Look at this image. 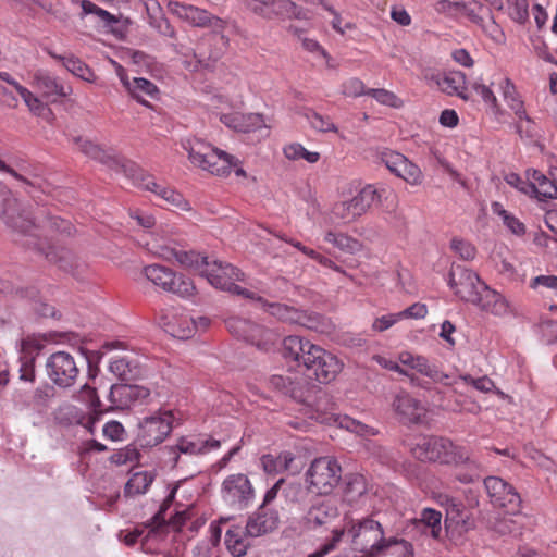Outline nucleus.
Segmentation results:
<instances>
[{"instance_id": "obj_25", "label": "nucleus", "mask_w": 557, "mask_h": 557, "mask_svg": "<svg viewBox=\"0 0 557 557\" xmlns=\"http://www.w3.org/2000/svg\"><path fill=\"white\" fill-rule=\"evenodd\" d=\"M150 395L148 388L132 384H115L110 389V401L115 408L131 407L135 401L146 399Z\"/></svg>"}, {"instance_id": "obj_49", "label": "nucleus", "mask_w": 557, "mask_h": 557, "mask_svg": "<svg viewBox=\"0 0 557 557\" xmlns=\"http://www.w3.org/2000/svg\"><path fill=\"white\" fill-rule=\"evenodd\" d=\"M154 480V473L149 470H141L139 467L132 469V475L125 487H149Z\"/></svg>"}, {"instance_id": "obj_28", "label": "nucleus", "mask_w": 557, "mask_h": 557, "mask_svg": "<svg viewBox=\"0 0 557 557\" xmlns=\"http://www.w3.org/2000/svg\"><path fill=\"white\" fill-rule=\"evenodd\" d=\"M278 516L275 511L260 508L249 518L246 524V534L251 537L262 536L277 528Z\"/></svg>"}, {"instance_id": "obj_30", "label": "nucleus", "mask_w": 557, "mask_h": 557, "mask_svg": "<svg viewBox=\"0 0 557 557\" xmlns=\"http://www.w3.org/2000/svg\"><path fill=\"white\" fill-rule=\"evenodd\" d=\"M527 177L531 181L532 196L540 202H546L549 199H557V185L541 171L530 169L527 171Z\"/></svg>"}, {"instance_id": "obj_6", "label": "nucleus", "mask_w": 557, "mask_h": 557, "mask_svg": "<svg viewBox=\"0 0 557 557\" xmlns=\"http://www.w3.org/2000/svg\"><path fill=\"white\" fill-rule=\"evenodd\" d=\"M414 458L421 461L459 463L468 459L465 449L451 441L436 436H419L411 446Z\"/></svg>"}, {"instance_id": "obj_26", "label": "nucleus", "mask_w": 557, "mask_h": 557, "mask_svg": "<svg viewBox=\"0 0 557 557\" xmlns=\"http://www.w3.org/2000/svg\"><path fill=\"white\" fill-rule=\"evenodd\" d=\"M502 95L509 107V109L515 113L517 117L516 129L519 135L523 132V123L522 120H525L528 124L531 123L530 116L527 114L524 109V102L522 100L521 95L518 92L517 87L509 78H504L500 83Z\"/></svg>"}, {"instance_id": "obj_27", "label": "nucleus", "mask_w": 557, "mask_h": 557, "mask_svg": "<svg viewBox=\"0 0 557 557\" xmlns=\"http://www.w3.org/2000/svg\"><path fill=\"white\" fill-rule=\"evenodd\" d=\"M393 406L405 423H418L425 414L424 406L407 393L398 394Z\"/></svg>"}, {"instance_id": "obj_56", "label": "nucleus", "mask_w": 557, "mask_h": 557, "mask_svg": "<svg viewBox=\"0 0 557 557\" xmlns=\"http://www.w3.org/2000/svg\"><path fill=\"white\" fill-rule=\"evenodd\" d=\"M505 181L510 186L515 187L522 194L527 196H532V187H531V181L523 180L519 174L517 173H509L506 175Z\"/></svg>"}, {"instance_id": "obj_54", "label": "nucleus", "mask_w": 557, "mask_h": 557, "mask_svg": "<svg viewBox=\"0 0 557 557\" xmlns=\"http://www.w3.org/2000/svg\"><path fill=\"white\" fill-rule=\"evenodd\" d=\"M450 248L463 260H472L475 257V247L467 240L454 238Z\"/></svg>"}, {"instance_id": "obj_29", "label": "nucleus", "mask_w": 557, "mask_h": 557, "mask_svg": "<svg viewBox=\"0 0 557 557\" xmlns=\"http://www.w3.org/2000/svg\"><path fill=\"white\" fill-rule=\"evenodd\" d=\"M261 467L268 475H276L283 471L295 474L300 467L295 463V456L290 451L281 453L277 456L268 454L260 459Z\"/></svg>"}, {"instance_id": "obj_8", "label": "nucleus", "mask_w": 557, "mask_h": 557, "mask_svg": "<svg viewBox=\"0 0 557 557\" xmlns=\"http://www.w3.org/2000/svg\"><path fill=\"white\" fill-rule=\"evenodd\" d=\"M143 274L156 287L182 298H190L196 294L194 282L182 273L158 263L144 267Z\"/></svg>"}, {"instance_id": "obj_5", "label": "nucleus", "mask_w": 557, "mask_h": 557, "mask_svg": "<svg viewBox=\"0 0 557 557\" xmlns=\"http://www.w3.org/2000/svg\"><path fill=\"white\" fill-rule=\"evenodd\" d=\"M183 148L194 165L213 175L226 176L231 173L232 166L236 165L234 156L199 138L187 139L183 143Z\"/></svg>"}, {"instance_id": "obj_59", "label": "nucleus", "mask_w": 557, "mask_h": 557, "mask_svg": "<svg viewBox=\"0 0 557 557\" xmlns=\"http://www.w3.org/2000/svg\"><path fill=\"white\" fill-rule=\"evenodd\" d=\"M270 384L284 394H289L294 398L297 397L296 389L293 387L289 377H285L283 375H273L270 379Z\"/></svg>"}, {"instance_id": "obj_19", "label": "nucleus", "mask_w": 557, "mask_h": 557, "mask_svg": "<svg viewBox=\"0 0 557 557\" xmlns=\"http://www.w3.org/2000/svg\"><path fill=\"white\" fill-rule=\"evenodd\" d=\"M342 468L333 457L315 458L307 471V480L313 487H336Z\"/></svg>"}, {"instance_id": "obj_15", "label": "nucleus", "mask_w": 557, "mask_h": 557, "mask_svg": "<svg viewBox=\"0 0 557 557\" xmlns=\"http://www.w3.org/2000/svg\"><path fill=\"white\" fill-rule=\"evenodd\" d=\"M129 178L133 181L134 185L156 194L158 197L163 199L169 206L175 209L182 211H189L191 209L188 200H186L181 193L171 187L158 184L152 175L146 173L138 165L136 166V171L133 172Z\"/></svg>"}, {"instance_id": "obj_39", "label": "nucleus", "mask_w": 557, "mask_h": 557, "mask_svg": "<svg viewBox=\"0 0 557 557\" xmlns=\"http://www.w3.org/2000/svg\"><path fill=\"white\" fill-rule=\"evenodd\" d=\"M441 519L442 515L440 511L425 508L418 523L423 527V532H430L432 537L438 539L442 531Z\"/></svg>"}, {"instance_id": "obj_47", "label": "nucleus", "mask_w": 557, "mask_h": 557, "mask_svg": "<svg viewBox=\"0 0 557 557\" xmlns=\"http://www.w3.org/2000/svg\"><path fill=\"white\" fill-rule=\"evenodd\" d=\"M304 115L309 121L311 126L319 132L337 133L338 131L337 126L331 121L330 117L323 116L311 109H307Z\"/></svg>"}, {"instance_id": "obj_13", "label": "nucleus", "mask_w": 557, "mask_h": 557, "mask_svg": "<svg viewBox=\"0 0 557 557\" xmlns=\"http://www.w3.org/2000/svg\"><path fill=\"white\" fill-rule=\"evenodd\" d=\"M168 10L171 14L194 27H210L215 33H222L226 27V23L222 18L211 14L205 9L188 3L169 1Z\"/></svg>"}, {"instance_id": "obj_4", "label": "nucleus", "mask_w": 557, "mask_h": 557, "mask_svg": "<svg viewBox=\"0 0 557 557\" xmlns=\"http://www.w3.org/2000/svg\"><path fill=\"white\" fill-rule=\"evenodd\" d=\"M0 218L12 228L26 237L24 245L38 249L46 253L45 248L39 239V226L36 225L29 213L21 210L18 201L13 197L11 190L0 183Z\"/></svg>"}, {"instance_id": "obj_3", "label": "nucleus", "mask_w": 557, "mask_h": 557, "mask_svg": "<svg viewBox=\"0 0 557 557\" xmlns=\"http://www.w3.org/2000/svg\"><path fill=\"white\" fill-rule=\"evenodd\" d=\"M176 491L177 490H170V494L163 499L158 512L149 521L136 527L133 531L127 532L123 536L122 540L127 546L136 544L145 531H147L144 537L145 542L151 539H161L165 535L170 524L175 529H180L187 520L195 517L196 507L191 505L183 510L177 509L174 518L170 522L165 520L164 512L171 506Z\"/></svg>"}, {"instance_id": "obj_2", "label": "nucleus", "mask_w": 557, "mask_h": 557, "mask_svg": "<svg viewBox=\"0 0 557 557\" xmlns=\"http://www.w3.org/2000/svg\"><path fill=\"white\" fill-rule=\"evenodd\" d=\"M282 354L285 359L302 364L321 384L333 382L344 368L336 355L300 336L285 337Z\"/></svg>"}, {"instance_id": "obj_58", "label": "nucleus", "mask_w": 557, "mask_h": 557, "mask_svg": "<svg viewBox=\"0 0 557 557\" xmlns=\"http://www.w3.org/2000/svg\"><path fill=\"white\" fill-rule=\"evenodd\" d=\"M104 437L111 441H122L125 433L124 426L119 421H109L102 429Z\"/></svg>"}, {"instance_id": "obj_24", "label": "nucleus", "mask_w": 557, "mask_h": 557, "mask_svg": "<svg viewBox=\"0 0 557 557\" xmlns=\"http://www.w3.org/2000/svg\"><path fill=\"white\" fill-rule=\"evenodd\" d=\"M398 360L403 368L409 373L410 371H414L430 377L434 382H443L448 377L423 356L413 355L410 351H401L398 356Z\"/></svg>"}, {"instance_id": "obj_40", "label": "nucleus", "mask_w": 557, "mask_h": 557, "mask_svg": "<svg viewBox=\"0 0 557 557\" xmlns=\"http://www.w3.org/2000/svg\"><path fill=\"white\" fill-rule=\"evenodd\" d=\"M140 453L135 444H128L115 450L109 458L111 463L116 466L138 463Z\"/></svg>"}, {"instance_id": "obj_9", "label": "nucleus", "mask_w": 557, "mask_h": 557, "mask_svg": "<svg viewBox=\"0 0 557 557\" xmlns=\"http://www.w3.org/2000/svg\"><path fill=\"white\" fill-rule=\"evenodd\" d=\"M201 275L215 288L228 292L248 299H255V293L240 287L236 282L244 280V273L231 263L209 260L207 267L201 270Z\"/></svg>"}, {"instance_id": "obj_16", "label": "nucleus", "mask_w": 557, "mask_h": 557, "mask_svg": "<svg viewBox=\"0 0 557 557\" xmlns=\"http://www.w3.org/2000/svg\"><path fill=\"white\" fill-rule=\"evenodd\" d=\"M78 150L85 156L104 164L109 169L123 173L128 178L136 171L137 164L131 160L115 154L112 150H104L99 145L88 139H76Z\"/></svg>"}, {"instance_id": "obj_10", "label": "nucleus", "mask_w": 557, "mask_h": 557, "mask_svg": "<svg viewBox=\"0 0 557 557\" xmlns=\"http://www.w3.org/2000/svg\"><path fill=\"white\" fill-rule=\"evenodd\" d=\"M311 418L315 419L320 423L337 425L338 428L345 429L360 436H373L377 433L373 428L368 426L367 424H363L348 416L337 413L335 404L327 395L318 399Z\"/></svg>"}, {"instance_id": "obj_35", "label": "nucleus", "mask_w": 557, "mask_h": 557, "mask_svg": "<svg viewBox=\"0 0 557 557\" xmlns=\"http://www.w3.org/2000/svg\"><path fill=\"white\" fill-rule=\"evenodd\" d=\"M324 242L332 244L343 252L351 255L360 251L362 248V245L358 239L349 236L348 234L333 231H327L325 233Z\"/></svg>"}, {"instance_id": "obj_48", "label": "nucleus", "mask_w": 557, "mask_h": 557, "mask_svg": "<svg viewBox=\"0 0 557 557\" xmlns=\"http://www.w3.org/2000/svg\"><path fill=\"white\" fill-rule=\"evenodd\" d=\"M78 400L85 403L95 416L102 413L100 409L101 403L97 395L96 388L85 384L77 394Z\"/></svg>"}, {"instance_id": "obj_62", "label": "nucleus", "mask_w": 557, "mask_h": 557, "mask_svg": "<svg viewBox=\"0 0 557 557\" xmlns=\"http://www.w3.org/2000/svg\"><path fill=\"white\" fill-rule=\"evenodd\" d=\"M146 11L148 23H154L157 18L163 14L162 8L158 0H139Z\"/></svg>"}, {"instance_id": "obj_34", "label": "nucleus", "mask_w": 557, "mask_h": 557, "mask_svg": "<svg viewBox=\"0 0 557 557\" xmlns=\"http://www.w3.org/2000/svg\"><path fill=\"white\" fill-rule=\"evenodd\" d=\"M245 535H247L246 530L244 531L240 527H232L226 531L225 545L234 557H243L246 555L249 543Z\"/></svg>"}, {"instance_id": "obj_37", "label": "nucleus", "mask_w": 557, "mask_h": 557, "mask_svg": "<svg viewBox=\"0 0 557 557\" xmlns=\"http://www.w3.org/2000/svg\"><path fill=\"white\" fill-rule=\"evenodd\" d=\"M492 212L499 216L504 225L515 235L522 236L525 234V225L513 214L504 209L500 202H492Z\"/></svg>"}, {"instance_id": "obj_38", "label": "nucleus", "mask_w": 557, "mask_h": 557, "mask_svg": "<svg viewBox=\"0 0 557 557\" xmlns=\"http://www.w3.org/2000/svg\"><path fill=\"white\" fill-rule=\"evenodd\" d=\"M21 98L32 114L44 119H48L52 115V111L49 108L50 103L45 101L41 96H36L33 91L27 89L26 91L22 92Z\"/></svg>"}, {"instance_id": "obj_43", "label": "nucleus", "mask_w": 557, "mask_h": 557, "mask_svg": "<svg viewBox=\"0 0 557 557\" xmlns=\"http://www.w3.org/2000/svg\"><path fill=\"white\" fill-rule=\"evenodd\" d=\"M147 250L163 260L172 261L175 259L178 249L166 243H161L159 238L152 236L150 240L146 242Z\"/></svg>"}, {"instance_id": "obj_55", "label": "nucleus", "mask_w": 557, "mask_h": 557, "mask_svg": "<svg viewBox=\"0 0 557 557\" xmlns=\"http://www.w3.org/2000/svg\"><path fill=\"white\" fill-rule=\"evenodd\" d=\"M245 119L248 121L258 120V117L255 115H245L244 113L233 112L221 115L220 121L227 127L233 128L236 132H239V125Z\"/></svg>"}, {"instance_id": "obj_14", "label": "nucleus", "mask_w": 557, "mask_h": 557, "mask_svg": "<svg viewBox=\"0 0 557 557\" xmlns=\"http://www.w3.org/2000/svg\"><path fill=\"white\" fill-rule=\"evenodd\" d=\"M491 504L503 516H519L521 496L516 490H487ZM516 520H507L505 517L498 522L497 530L502 533H518Z\"/></svg>"}, {"instance_id": "obj_20", "label": "nucleus", "mask_w": 557, "mask_h": 557, "mask_svg": "<svg viewBox=\"0 0 557 557\" xmlns=\"http://www.w3.org/2000/svg\"><path fill=\"white\" fill-rule=\"evenodd\" d=\"M30 85L39 91L45 101L50 104L59 103L73 92L70 85L63 84L58 77L45 70H36L32 74Z\"/></svg>"}, {"instance_id": "obj_17", "label": "nucleus", "mask_w": 557, "mask_h": 557, "mask_svg": "<svg viewBox=\"0 0 557 557\" xmlns=\"http://www.w3.org/2000/svg\"><path fill=\"white\" fill-rule=\"evenodd\" d=\"M449 285L461 300L472 305L486 286L475 272L460 265L451 268Z\"/></svg>"}, {"instance_id": "obj_60", "label": "nucleus", "mask_w": 557, "mask_h": 557, "mask_svg": "<svg viewBox=\"0 0 557 557\" xmlns=\"http://www.w3.org/2000/svg\"><path fill=\"white\" fill-rule=\"evenodd\" d=\"M406 157L396 151H387L382 153V162L392 172L396 173Z\"/></svg>"}, {"instance_id": "obj_52", "label": "nucleus", "mask_w": 557, "mask_h": 557, "mask_svg": "<svg viewBox=\"0 0 557 557\" xmlns=\"http://www.w3.org/2000/svg\"><path fill=\"white\" fill-rule=\"evenodd\" d=\"M510 17L517 23H524L529 18L528 0H507Z\"/></svg>"}, {"instance_id": "obj_61", "label": "nucleus", "mask_w": 557, "mask_h": 557, "mask_svg": "<svg viewBox=\"0 0 557 557\" xmlns=\"http://www.w3.org/2000/svg\"><path fill=\"white\" fill-rule=\"evenodd\" d=\"M20 379L25 382L35 380V359L33 357L21 358Z\"/></svg>"}, {"instance_id": "obj_32", "label": "nucleus", "mask_w": 557, "mask_h": 557, "mask_svg": "<svg viewBox=\"0 0 557 557\" xmlns=\"http://www.w3.org/2000/svg\"><path fill=\"white\" fill-rule=\"evenodd\" d=\"M109 369L122 381H133L143 375L138 361L126 356L114 357L110 361Z\"/></svg>"}, {"instance_id": "obj_7", "label": "nucleus", "mask_w": 557, "mask_h": 557, "mask_svg": "<svg viewBox=\"0 0 557 557\" xmlns=\"http://www.w3.org/2000/svg\"><path fill=\"white\" fill-rule=\"evenodd\" d=\"M381 199L379 189L367 185L349 199L337 201L329 213V222L334 225H346L355 222Z\"/></svg>"}, {"instance_id": "obj_36", "label": "nucleus", "mask_w": 557, "mask_h": 557, "mask_svg": "<svg viewBox=\"0 0 557 557\" xmlns=\"http://www.w3.org/2000/svg\"><path fill=\"white\" fill-rule=\"evenodd\" d=\"M259 301H262L264 304L265 310L273 317L277 318L281 321L288 322V323H300L302 319V313L297 310L294 307L273 302L269 304L267 301H263L262 298L258 297L256 298Z\"/></svg>"}, {"instance_id": "obj_44", "label": "nucleus", "mask_w": 557, "mask_h": 557, "mask_svg": "<svg viewBox=\"0 0 557 557\" xmlns=\"http://www.w3.org/2000/svg\"><path fill=\"white\" fill-rule=\"evenodd\" d=\"M395 175L403 178L410 185H420L423 181V174L420 168L407 158L404 160Z\"/></svg>"}, {"instance_id": "obj_46", "label": "nucleus", "mask_w": 557, "mask_h": 557, "mask_svg": "<svg viewBox=\"0 0 557 557\" xmlns=\"http://www.w3.org/2000/svg\"><path fill=\"white\" fill-rule=\"evenodd\" d=\"M367 95L371 96L383 106L395 109H399L404 106V101L395 92L384 88H370L368 89Z\"/></svg>"}, {"instance_id": "obj_51", "label": "nucleus", "mask_w": 557, "mask_h": 557, "mask_svg": "<svg viewBox=\"0 0 557 557\" xmlns=\"http://www.w3.org/2000/svg\"><path fill=\"white\" fill-rule=\"evenodd\" d=\"M300 20L308 21L310 18L308 10L296 4L292 0H283L282 20Z\"/></svg>"}, {"instance_id": "obj_1", "label": "nucleus", "mask_w": 557, "mask_h": 557, "mask_svg": "<svg viewBox=\"0 0 557 557\" xmlns=\"http://www.w3.org/2000/svg\"><path fill=\"white\" fill-rule=\"evenodd\" d=\"M347 531L352 544L363 553L362 557H377L384 549L393 546L400 557H412V545L405 540H385L382 525L373 519L351 521L345 529L333 530L332 539L308 557H324L333 552Z\"/></svg>"}, {"instance_id": "obj_50", "label": "nucleus", "mask_w": 557, "mask_h": 557, "mask_svg": "<svg viewBox=\"0 0 557 557\" xmlns=\"http://www.w3.org/2000/svg\"><path fill=\"white\" fill-rule=\"evenodd\" d=\"M82 7V15H88V14H95L97 15L103 23L107 25H112L117 23V18L111 14L110 12L101 9L100 7L96 5L91 1L88 0H82L79 1Z\"/></svg>"}, {"instance_id": "obj_63", "label": "nucleus", "mask_w": 557, "mask_h": 557, "mask_svg": "<svg viewBox=\"0 0 557 557\" xmlns=\"http://www.w3.org/2000/svg\"><path fill=\"white\" fill-rule=\"evenodd\" d=\"M473 88L476 95H479L485 103L490 104L493 109H499L497 98L488 86L484 84H474Z\"/></svg>"}, {"instance_id": "obj_12", "label": "nucleus", "mask_w": 557, "mask_h": 557, "mask_svg": "<svg viewBox=\"0 0 557 557\" xmlns=\"http://www.w3.org/2000/svg\"><path fill=\"white\" fill-rule=\"evenodd\" d=\"M173 423L174 414L171 410L154 412L139 421L136 440L141 447H154L169 436Z\"/></svg>"}, {"instance_id": "obj_64", "label": "nucleus", "mask_w": 557, "mask_h": 557, "mask_svg": "<svg viewBox=\"0 0 557 557\" xmlns=\"http://www.w3.org/2000/svg\"><path fill=\"white\" fill-rule=\"evenodd\" d=\"M484 33L496 44L502 45L505 42V34L500 26L495 21L490 20L483 25Z\"/></svg>"}, {"instance_id": "obj_21", "label": "nucleus", "mask_w": 557, "mask_h": 557, "mask_svg": "<svg viewBox=\"0 0 557 557\" xmlns=\"http://www.w3.org/2000/svg\"><path fill=\"white\" fill-rule=\"evenodd\" d=\"M473 305L481 311L498 318L516 314L515 306L504 295L491 288L488 285L483 287V290Z\"/></svg>"}, {"instance_id": "obj_33", "label": "nucleus", "mask_w": 557, "mask_h": 557, "mask_svg": "<svg viewBox=\"0 0 557 557\" xmlns=\"http://www.w3.org/2000/svg\"><path fill=\"white\" fill-rule=\"evenodd\" d=\"M244 4L251 13L264 20H282L283 0H244Z\"/></svg>"}, {"instance_id": "obj_18", "label": "nucleus", "mask_w": 557, "mask_h": 557, "mask_svg": "<svg viewBox=\"0 0 557 557\" xmlns=\"http://www.w3.org/2000/svg\"><path fill=\"white\" fill-rule=\"evenodd\" d=\"M46 368L50 380L62 388L72 386L79 373L74 357L65 351L52 354L47 360Z\"/></svg>"}, {"instance_id": "obj_53", "label": "nucleus", "mask_w": 557, "mask_h": 557, "mask_svg": "<svg viewBox=\"0 0 557 557\" xmlns=\"http://www.w3.org/2000/svg\"><path fill=\"white\" fill-rule=\"evenodd\" d=\"M367 91L364 83L358 77H350L342 84V94L345 97L357 98L367 95Z\"/></svg>"}, {"instance_id": "obj_57", "label": "nucleus", "mask_w": 557, "mask_h": 557, "mask_svg": "<svg viewBox=\"0 0 557 557\" xmlns=\"http://www.w3.org/2000/svg\"><path fill=\"white\" fill-rule=\"evenodd\" d=\"M428 314V307L422 302H416L407 309L398 312L399 320L403 319H423Z\"/></svg>"}, {"instance_id": "obj_22", "label": "nucleus", "mask_w": 557, "mask_h": 557, "mask_svg": "<svg viewBox=\"0 0 557 557\" xmlns=\"http://www.w3.org/2000/svg\"><path fill=\"white\" fill-rule=\"evenodd\" d=\"M115 72L129 96L139 103L149 107V102L145 98H157L159 89L152 82L143 77L129 78L126 70L120 64L116 65Z\"/></svg>"}, {"instance_id": "obj_42", "label": "nucleus", "mask_w": 557, "mask_h": 557, "mask_svg": "<svg viewBox=\"0 0 557 557\" xmlns=\"http://www.w3.org/2000/svg\"><path fill=\"white\" fill-rule=\"evenodd\" d=\"M165 331L172 336L184 339L194 334V323L188 317H181L177 321L164 322Z\"/></svg>"}, {"instance_id": "obj_45", "label": "nucleus", "mask_w": 557, "mask_h": 557, "mask_svg": "<svg viewBox=\"0 0 557 557\" xmlns=\"http://www.w3.org/2000/svg\"><path fill=\"white\" fill-rule=\"evenodd\" d=\"M284 156L289 160L305 159L309 163H315L320 159L319 152L308 151L302 145L293 143L283 149Z\"/></svg>"}, {"instance_id": "obj_11", "label": "nucleus", "mask_w": 557, "mask_h": 557, "mask_svg": "<svg viewBox=\"0 0 557 557\" xmlns=\"http://www.w3.org/2000/svg\"><path fill=\"white\" fill-rule=\"evenodd\" d=\"M225 323L233 336L255 345L260 350H270L278 339V334L274 331L240 317L228 318Z\"/></svg>"}, {"instance_id": "obj_23", "label": "nucleus", "mask_w": 557, "mask_h": 557, "mask_svg": "<svg viewBox=\"0 0 557 557\" xmlns=\"http://www.w3.org/2000/svg\"><path fill=\"white\" fill-rule=\"evenodd\" d=\"M424 78L433 82L443 92L449 96L456 95L465 100L468 99L466 94V76L459 71L447 74L425 72Z\"/></svg>"}, {"instance_id": "obj_31", "label": "nucleus", "mask_w": 557, "mask_h": 557, "mask_svg": "<svg viewBox=\"0 0 557 557\" xmlns=\"http://www.w3.org/2000/svg\"><path fill=\"white\" fill-rule=\"evenodd\" d=\"M44 50L54 60L62 63V65L74 76L79 77L83 81L92 83L96 81V75L91 69L85 64L82 60L74 55H61L55 53L50 48H44Z\"/></svg>"}, {"instance_id": "obj_41", "label": "nucleus", "mask_w": 557, "mask_h": 557, "mask_svg": "<svg viewBox=\"0 0 557 557\" xmlns=\"http://www.w3.org/2000/svg\"><path fill=\"white\" fill-rule=\"evenodd\" d=\"M178 264L193 268L201 274L209 262V257L201 256L195 251L178 250L174 259Z\"/></svg>"}]
</instances>
